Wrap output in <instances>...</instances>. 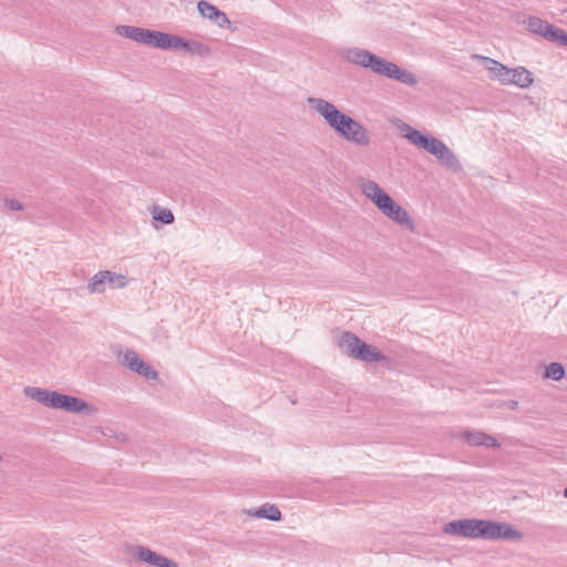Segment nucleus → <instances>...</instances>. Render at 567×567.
<instances>
[{"instance_id": "1", "label": "nucleus", "mask_w": 567, "mask_h": 567, "mask_svg": "<svg viewBox=\"0 0 567 567\" xmlns=\"http://www.w3.org/2000/svg\"><path fill=\"white\" fill-rule=\"evenodd\" d=\"M307 104L343 140L358 146L370 144L371 140L367 128L350 115L341 112L333 103L310 96L307 99Z\"/></svg>"}, {"instance_id": "2", "label": "nucleus", "mask_w": 567, "mask_h": 567, "mask_svg": "<svg viewBox=\"0 0 567 567\" xmlns=\"http://www.w3.org/2000/svg\"><path fill=\"white\" fill-rule=\"evenodd\" d=\"M342 60L348 63L369 70L374 74L395 80L402 84L414 86L419 83L416 75L401 69L394 62L388 61L375 53L362 48H347L339 52Z\"/></svg>"}, {"instance_id": "3", "label": "nucleus", "mask_w": 567, "mask_h": 567, "mask_svg": "<svg viewBox=\"0 0 567 567\" xmlns=\"http://www.w3.org/2000/svg\"><path fill=\"white\" fill-rule=\"evenodd\" d=\"M444 532L465 538L487 540L516 539L520 537V533L509 524L476 518L452 520L445 525Z\"/></svg>"}, {"instance_id": "4", "label": "nucleus", "mask_w": 567, "mask_h": 567, "mask_svg": "<svg viewBox=\"0 0 567 567\" xmlns=\"http://www.w3.org/2000/svg\"><path fill=\"white\" fill-rule=\"evenodd\" d=\"M400 130L412 145L426 151L431 155L435 156L436 159L446 168L454 173L462 171V164L454 152L441 140L426 135L420 130L412 127L406 123H402Z\"/></svg>"}, {"instance_id": "5", "label": "nucleus", "mask_w": 567, "mask_h": 567, "mask_svg": "<svg viewBox=\"0 0 567 567\" xmlns=\"http://www.w3.org/2000/svg\"><path fill=\"white\" fill-rule=\"evenodd\" d=\"M363 194L380 209L388 218L399 225H406L410 229L414 228L408 212L402 208L388 193H385L378 183L365 181L361 184Z\"/></svg>"}, {"instance_id": "6", "label": "nucleus", "mask_w": 567, "mask_h": 567, "mask_svg": "<svg viewBox=\"0 0 567 567\" xmlns=\"http://www.w3.org/2000/svg\"><path fill=\"white\" fill-rule=\"evenodd\" d=\"M116 33L156 49L175 51L176 34L134 25H117Z\"/></svg>"}, {"instance_id": "7", "label": "nucleus", "mask_w": 567, "mask_h": 567, "mask_svg": "<svg viewBox=\"0 0 567 567\" xmlns=\"http://www.w3.org/2000/svg\"><path fill=\"white\" fill-rule=\"evenodd\" d=\"M339 348L350 358L365 363L386 361V355L368 344L352 332H343L338 340Z\"/></svg>"}, {"instance_id": "8", "label": "nucleus", "mask_w": 567, "mask_h": 567, "mask_svg": "<svg viewBox=\"0 0 567 567\" xmlns=\"http://www.w3.org/2000/svg\"><path fill=\"white\" fill-rule=\"evenodd\" d=\"M117 358L123 367L146 379L156 380L158 378V372L143 361L134 350L126 349L124 352H118Z\"/></svg>"}, {"instance_id": "9", "label": "nucleus", "mask_w": 567, "mask_h": 567, "mask_svg": "<svg viewBox=\"0 0 567 567\" xmlns=\"http://www.w3.org/2000/svg\"><path fill=\"white\" fill-rule=\"evenodd\" d=\"M56 410H63L71 413H81L84 415H94L97 412V409L93 405H90L86 401L58 392L56 395Z\"/></svg>"}, {"instance_id": "10", "label": "nucleus", "mask_w": 567, "mask_h": 567, "mask_svg": "<svg viewBox=\"0 0 567 567\" xmlns=\"http://www.w3.org/2000/svg\"><path fill=\"white\" fill-rule=\"evenodd\" d=\"M534 34L560 47H567V32L545 20L534 17Z\"/></svg>"}, {"instance_id": "11", "label": "nucleus", "mask_w": 567, "mask_h": 567, "mask_svg": "<svg viewBox=\"0 0 567 567\" xmlns=\"http://www.w3.org/2000/svg\"><path fill=\"white\" fill-rule=\"evenodd\" d=\"M473 58L483 62L484 66L489 71L491 78L494 80H498L506 84L513 81L515 78V74H513V69H508L494 59L480 54H474Z\"/></svg>"}, {"instance_id": "12", "label": "nucleus", "mask_w": 567, "mask_h": 567, "mask_svg": "<svg viewBox=\"0 0 567 567\" xmlns=\"http://www.w3.org/2000/svg\"><path fill=\"white\" fill-rule=\"evenodd\" d=\"M135 553L141 561L146 563L148 565L155 567H178V565L174 560L168 559L167 557L162 556L156 551H153L148 547L136 546Z\"/></svg>"}, {"instance_id": "13", "label": "nucleus", "mask_w": 567, "mask_h": 567, "mask_svg": "<svg viewBox=\"0 0 567 567\" xmlns=\"http://www.w3.org/2000/svg\"><path fill=\"white\" fill-rule=\"evenodd\" d=\"M197 9L204 18L209 19L220 28L230 24V20L228 19L226 13L219 10L217 7L209 3L208 1L200 0L197 3Z\"/></svg>"}, {"instance_id": "14", "label": "nucleus", "mask_w": 567, "mask_h": 567, "mask_svg": "<svg viewBox=\"0 0 567 567\" xmlns=\"http://www.w3.org/2000/svg\"><path fill=\"white\" fill-rule=\"evenodd\" d=\"M176 50H183L192 55L202 58L208 56L212 53L209 47L206 44L194 40H187L181 35H177L176 38L175 51Z\"/></svg>"}, {"instance_id": "15", "label": "nucleus", "mask_w": 567, "mask_h": 567, "mask_svg": "<svg viewBox=\"0 0 567 567\" xmlns=\"http://www.w3.org/2000/svg\"><path fill=\"white\" fill-rule=\"evenodd\" d=\"M251 515L259 518H266L272 522H279L281 519V512L276 505L272 504H264L260 507L255 508Z\"/></svg>"}, {"instance_id": "16", "label": "nucleus", "mask_w": 567, "mask_h": 567, "mask_svg": "<svg viewBox=\"0 0 567 567\" xmlns=\"http://www.w3.org/2000/svg\"><path fill=\"white\" fill-rule=\"evenodd\" d=\"M107 280H111V271L104 270L95 274L89 281V290L91 292H103Z\"/></svg>"}, {"instance_id": "17", "label": "nucleus", "mask_w": 567, "mask_h": 567, "mask_svg": "<svg viewBox=\"0 0 567 567\" xmlns=\"http://www.w3.org/2000/svg\"><path fill=\"white\" fill-rule=\"evenodd\" d=\"M543 377L545 379L559 381L565 377V368L559 362H551L545 368Z\"/></svg>"}, {"instance_id": "18", "label": "nucleus", "mask_w": 567, "mask_h": 567, "mask_svg": "<svg viewBox=\"0 0 567 567\" xmlns=\"http://www.w3.org/2000/svg\"><path fill=\"white\" fill-rule=\"evenodd\" d=\"M513 74H515V78L509 83L519 85L520 87L532 84V73L526 69H513Z\"/></svg>"}, {"instance_id": "19", "label": "nucleus", "mask_w": 567, "mask_h": 567, "mask_svg": "<svg viewBox=\"0 0 567 567\" xmlns=\"http://www.w3.org/2000/svg\"><path fill=\"white\" fill-rule=\"evenodd\" d=\"M153 219L164 225H171L174 223V214L168 208L155 207L153 210Z\"/></svg>"}, {"instance_id": "20", "label": "nucleus", "mask_w": 567, "mask_h": 567, "mask_svg": "<svg viewBox=\"0 0 567 567\" xmlns=\"http://www.w3.org/2000/svg\"><path fill=\"white\" fill-rule=\"evenodd\" d=\"M486 437V434L483 433V432H465L464 433V439L466 440V442L473 446H482L483 445V441L485 440Z\"/></svg>"}, {"instance_id": "21", "label": "nucleus", "mask_w": 567, "mask_h": 567, "mask_svg": "<svg viewBox=\"0 0 567 567\" xmlns=\"http://www.w3.org/2000/svg\"><path fill=\"white\" fill-rule=\"evenodd\" d=\"M56 395H58L56 391L45 390V392L43 393V395H42V398H41L39 403H42L43 405H45L48 408L55 409Z\"/></svg>"}, {"instance_id": "22", "label": "nucleus", "mask_w": 567, "mask_h": 567, "mask_svg": "<svg viewBox=\"0 0 567 567\" xmlns=\"http://www.w3.org/2000/svg\"><path fill=\"white\" fill-rule=\"evenodd\" d=\"M44 392H45V390L41 389V388H35V386H27V388H24V394L28 398H30V399H32V400H34L37 402H40V400H41V398H42Z\"/></svg>"}, {"instance_id": "23", "label": "nucleus", "mask_w": 567, "mask_h": 567, "mask_svg": "<svg viewBox=\"0 0 567 567\" xmlns=\"http://www.w3.org/2000/svg\"><path fill=\"white\" fill-rule=\"evenodd\" d=\"M107 284L111 287H124L126 285L125 277L122 275H116L111 271V280H107Z\"/></svg>"}, {"instance_id": "24", "label": "nucleus", "mask_w": 567, "mask_h": 567, "mask_svg": "<svg viewBox=\"0 0 567 567\" xmlns=\"http://www.w3.org/2000/svg\"><path fill=\"white\" fill-rule=\"evenodd\" d=\"M4 205L10 210H22L23 205L17 199H6Z\"/></svg>"}, {"instance_id": "25", "label": "nucleus", "mask_w": 567, "mask_h": 567, "mask_svg": "<svg viewBox=\"0 0 567 567\" xmlns=\"http://www.w3.org/2000/svg\"><path fill=\"white\" fill-rule=\"evenodd\" d=\"M483 446L496 449L499 447V443L494 436L486 434V437L483 441Z\"/></svg>"}, {"instance_id": "26", "label": "nucleus", "mask_w": 567, "mask_h": 567, "mask_svg": "<svg viewBox=\"0 0 567 567\" xmlns=\"http://www.w3.org/2000/svg\"><path fill=\"white\" fill-rule=\"evenodd\" d=\"M517 404H518V403H517V401H513V400H511V401H506V402H505V405H506L508 409H512V410H513V409H515Z\"/></svg>"}, {"instance_id": "27", "label": "nucleus", "mask_w": 567, "mask_h": 567, "mask_svg": "<svg viewBox=\"0 0 567 567\" xmlns=\"http://www.w3.org/2000/svg\"><path fill=\"white\" fill-rule=\"evenodd\" d=\"M525 23L527 24V29H528V30H530V28H532V17H529V18L525 21Z\"/></svg>"}, {"instance_id": "28", "label": "nucleus", "mask_w": 567, "mask_h": 567, "mask_svg": "<svg viewBox=\"0 0 567 567\" xmlns=\"http://www.w3.org/2000/svg\"><path fill=\"white\" fill-rule=\"evenodd\" d=\"M564 496L567 498V486L564 489Z\"/></svg>"}, {"instance_id": "29", "label": "nucleus", "mask_w": 567, "mask_h": 567, "mask_svg": "<svg viewBox=\"0 0 567 567\" xmlns=\"http://www.w3.org/2000/svg\"><path fill=\"white\" fill-rule=\"evenodd\" d=\"M2 461V456L0 455V462Z\"/></svg>"}]
</instances>
